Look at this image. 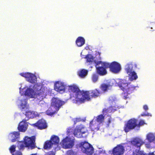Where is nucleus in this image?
<instances>
[{
    "label": "nucleus",
    "mask_w": 155,
    "mask_h": 155,
    "mask_svg": "<svg viewBox=\"0 0 155 155\" xmlns=\"http://www.w3.org/2000/svg\"><path fill=\"white\" fill-rule=\"evenodd\" d=\"M145 124V123L144 120H140L138 124V122H137V127L139 129L140 126L143 125Z\"/></svg>",
    "instance_id": "40"
},
{
    "label": "nucleus",
    "mask_w": 155,
    "mask_h": 155,
    "mask_svg": "<svg viewBox=\"0 0 155 155\" xmlns=\"http://www.w3.org/2000/svg\"><path fill=\"white\" fill-rule=\"evenodd\" d=\"M109 117V118L107 120L106 122L105 123L107 127H109L110 126V124L112 122L113 120V119L111 116V115H108Z\"/></svg>",
    "instance_id": "38"
},
{
    "label": "nucleus",
    "mask_w": 155,
    "mask_h": 155,
    "mask_svg": "<svg viewBox=\"0 0 155 155\" xmlns=\"http://www.w3.org/2000/svg\"><path fill=\"white\" fill-rule=\"evenodd\" d=\"M85 133V131H83L82 129L79 128L75 129L74 131V135L78 138L82 137V134Z\"/></svg>",
    "instance_id": "18"
},
{
    "label": "nucleus",
    "mask_w": 155,
    "mask_h": 155,
    "mask_svg": "<svg viewBox=\"0 0 155 155\" xmlns=\"http://www.w3.org/2000/svg\"><path fill=\"white\" fill-rule=\"evenodd\" d=\"M58 111L57 110V109H54V107L51 106V107L46 111V112L47 115L52 116L57 113Z\"/></svg>",
    "instance_id": "22"
},
{
    "label": "nucleus",
    "mask_w": 155,
    "mask_h": 155,
    "mask_svg": "<svg viewBox=\"0 0 155 155\" xmlns=\"http://www.w3.org/2000/svg\"><path fill=\"white\" fill-rule=\"evenodd\" d=\"M134 65L135 68H137V64H134L132 63H128L126 66L125 70L127 74L132 71Z\"/></svg>",
    "instance_id": "19"
},
{
    "label": "nucleus",
    "mask_w": 155,
    "mask_h": 155,
    "mask_svg": "<svg viewBox=\"0 0 155 155\" xmlns=\"http://www.w3.org/2000/svg\"><path fill=\"white\" fill-rule=\"evenodd\" d=\"M149 28H150V27H149ZM151 28V29H152V27H151V28Z\"/></svg>",
    "instance_id": "51"
},
{
    "label": "nucleus",
    "mask_w": 155,
    "mask_h": 155,
    "mask_svg": "<svg viewBox=\"0 0 155 155\" xmlns=\"http://www.w3.org/2000/svg\"><path fill=\"white\" fill-rule=\"evenodd\" d=\"M31 155H37V154L36 153L32 154H31Z\"/></svg>",
    "instance_id": "49"
},
{
    "label": "nucleus",
    "mask_w": 155,
    "mask_h": 155,
    "mask_svg": "<svg viewBox=\"0 0 155 155\" xmlns=\"http://www.w3.org/2000/svg\"><path fill=\"white\" fill-rule=\"evenodd\" d=\"M128 74L129 75V79L131 81L135 80L138 78L136 73L134 71L131 72Z\"/></svg>",
    "instance_id": "29"
},
{
    "label": "nucleus",
    "mask_w": 155,
    "mask_h": 155,
    "mask_svg": "<svg viewBox=\"0 0 155 155\" xmlns=\"http://www.w3.org/2000/svg\"><path fill=\"white\" fill-rule=\"evenodd\" d=\"M85 58L86 59L87 62H92L94 60L93 56L90 54L87 55Z\"/></svg>",
    "instance_id": "34"
},
{
    "label": "nucleus",
    "mask_w": 155,
    "mask_h": 155,
    "mask_svg": "<svg viewBox=\"0 0 155 155\" xmlns=\"http://www.w3.org/2000/svg\"><path fill=\"white\" fill-rule=\"evenodd\" d=\"M99 125L95 120H93L90 122V127L93 130H98L100 129Z\"/></svg>",
    "instance_id": "17"
},
{
    "label": "nucleus",
    "mask_w": 155,
    "mask_h": 155,
    "mask_svg": "<svg viewBox=\"0 0 155 155\" xmlns=\"http://www.w3.org/2000/svg\"><path fill=\"white\" fill-rule=\"evenodd\" d=\"M69 91L70 98H72L73 102L76 104L81 103L86 100L90 101L91 98H97L101 94V91L96 88L90 91H81L75 85L69 86Z\"/></svg>",
    "instance_id": "1"
},
{
    "label": "nucleus",
    "mask_w": 155,
    "mask_h": 155,
    "mask_svg": "<svg viewBox=\"0 0 155 155\" xmlns=\"http://www.w3.org/2000/svg\"><path fill=\"white\" fill-rule=\"evenodd\" d=\"M138 120L134 118L129 120L125 124L123 129L126 133L130 131L137 127V122Z\"/></svg>",
    "instance_id": "5"
},
{
    "label": "nucleus",
    "mask_w": 155,
    "mask_h": 155,
    "mask_svg": "<svg viewBox=\"0 0 155 155\" xmlns=\"http://www.w3.org/2000/svg\"><path fill=\"white\" fill-rule=\"evenodd\" d=\"M27 99H24L21 100V111H23L24 109H27Z\"/></svg>",
    "instance_id": "31"
},
{
    "label": "nucleus",
    "mask_w": 155,
    "mask_h": 155,
    "mask_svg": "<svg viewBox=\"0 0 155 155\" xmlns=\"http://www.w3.org/2000/svg\"><path fill=\"white\" fill-rule=\"evenodd\" d=\"M50 140L53 144L58 145L59 142V138L58 136L54 135L51 137Z\"/></svg>",
    "instance_id": "26"
},
{
    "label": "nucleus",
    "mask_w": 155,
    "mask_h": 155,
    "mask_svg": "<svg viewBox=\"0 0 155 155\" xmlns=\"http://www.w3.org/2000/svg\"><path fill=\"white\" fill-rule=\"evenodd\" d=\"M25 115L28 118L27 120H28L30 118H32L35 117V112L33 111L30 110H27L25 113Z\"/></svg>",
    "instance_id": "23"
},
{
    "label": "nucleus",
    "mask_w": 155,
    "mask_h": 155,
    "mask_svg": "<svg viewBox=\"0 0 155 155\" xmlns=\"http://www.w3.org/2000/svg\"><path fill=\"white\" fill-rule=\"evenodd\" d=\"M149 114L147 113V114H141V116H149Z\"/></svg>",
    "instance_id": "47"
},
{
    "label": "nucleus",
    "mask_w": 155,
    "mask_h": 155,
    "mask_svg": "<svg viewBox=\"0 0 155 155\" xmlns=\"http://www.w3.org/2000/svg\"><path fill=\"white\" fill-rule=\"evenodd\" d=\"M45 155H55V153L52 151H50L46 153Z\"/></svg>",
    "instance_id": "44"
},
{
    "label": "nucleus",
    "mask_w": 155,
    "mask_h": 155,
    "mask_svg": "<svg viewBox=\"0 0 155 155\" xmlns=\"http://www.w3.org/2000/svg\"><path fill=\"white\" fill-rule=\"evenodd\" d=\"M61 143L63 147L65 149L71 148L74 145V141L68 137L62 140Z\"/></svg>",
    "instance_id": "9"
},
{
    "label": "nucleus",
    "mask_w": 155,
    "mask_h": 155,
    "mask_svg": "<svg viewBox=\"0 0 155 155\" xmlns=\"http://www.w3.org/2000/svg\"><path fill=\"white\" fill-rule=\"evenodd\" d=\"M101 29H103V28H101Z\"/></svg>",
    "instance_id": "52"
},
{
    "label": "nucleus",
    "mask_w": 155,
    "mask_h": 155,
    "mask_svg": "<svg viewBox=\"0 0 155 155\" xmlns=\"http://www.w3.org/2000/svg\"><path fill=\"white\" fill-rule=\"evenodd\" d=\"M16 146L15 145H12L9 148L10 152L12 154L15 151Z\"/></svg>",
    "instance_id": "41"
},
{
    "label": "nucleus",
    "mask_w": 155,
    "mask_h": 155,
    "mask_svg": "<svg viewBox=\"0 0 155 155\" xmlns=\"http://www.w3.org/2000/svg\"><path fill=\"white\" fill-rule=\"evenodd\" d=\"M85 41L84 38L81 37H79L77 39L76 43L78 47H81L85 44Z\"/></svg>",
    "instance_id": "24"
},
{
    "label": "nucleus",
    "mask_w": 155,
    "mask_h": 155,
    "mask_svg": "<svg viewBox=\"0 0 155 155\" xmlns=\"http://www.w3.org/2000/svg\"><path fill=\"white\" fill-rule=\"evenodd\" d=\"M124 152V147L121 144H118L113 149L112 153L113 155H122Z\"/></svg>",
    "instance_id": "13"
},
{
    "label": "nucleus",
    "mask_w": 155,
    "mask_h": 155,
    "mask_svg": "<svg viewBox=\"0 0 155 155\" xmlns=\"http://www.w3.org/2000/svg\"><path fill=\"white\" fill-rule=\"evenodd\" d=\"M95 120L99 124H103L104 121V116L102 114L98 115L96 117Z\"/></svg>",
    "instance_id": "30"
},
{
    "label": "nucleus",
    "mask_w": 155,
    "mask_h": 155,
    "mask_svg": "<svg viewBox=\"0 0 155 155\" xmlns=\"http://www.w3.org/2000/svg\"><path fill=\"white\" fill-rule=\"evenodd\" d=\"M65 103L64 101H62L58 98L53 97L51 100V106L54 107V109L59 110L61 107Z\"/></svg>",
    "instance_id": "8"
},
{
    "label": "nucleus",
    "mask_w": 155,
    "mask_h": 155,
    "mask_svg": "<svg viewBox=\"0 0 155 155\" xmlns=\"http://www.w3.org/2000/svg\"><path fill=\"white\" fill-rule=\"evenodd\" d=\"M146 147L148 148L150 147H149V146H147Z\"/></svg>",
    "instance_id": "50"
},
{
    "label": "nucleus",
    "mask_w": 155,
    "mask_h": 155,
    "mask_svg": "<svg viewBox=\"0 0 155 155\" xmlns=\"http://www.w3.org/2000/svg\"><path fill=\"white\" fill-rule=\"evenodd\" d=\"M110 107L107 108H104L102 110V113L104 114H106L108 113H110L112 112V110Z\"/></svg>",
    "instance_id": "36"
},
{
    "label": "nucleus",
    "mask_w": 155,
    "mask_h": 155,
    "mask_svg": "<svg viewBox=\"0 0 155 155\" xmlns=\"http://www.w3.org/2000/svg\"><path fill=\"white\" fill-rule=\"evenodd\" d=\"M145 155H154L153 152L149 153L148 154H145Z\"/></svg>",
    "instance_id": "48"
},
{
    "label": "nucleus",
    "mask_w": 155,
    "mask_h": 155,
    "mask_svg": "<svg viewBox=\"0 0 155 155\" xmlns=\"http://www.w3.org/2000/svg\"><path fill=\"white\" fill-rule=\"evenodd\" d=\"M31 125L34 127H37L40 130L45 129L47 127L45 122L42 120H39L36 123L32 124Z\"/></svg>",
    "instance_id": "14"
},
{
    "label": "nucleus",
    "mask_w": 155,
    "mask_h": 155,
    "mask_svg": "<svg viewBox=\"0 0 155 155\" xmlns=\"http://www.w3.org/2000/svg\"><path fill=\"white\" fill-rule=\"evenodd\" d=\"M22 77H23L27 79V80L29 82L32 84H35L33 87V88L35 91H37V88L40 87L38 83H36L37 82V78L36 76L34 74L28 72L25 73H22L20 74Z\"/></svg>",
    "instance_id": "4"
},
{
    "label": "nucleus",
    "mask_w": 155,
    "mask_h": 155,
    "mask_svg": "<svg viewBox=\"0 0 155 155\" xmlns=\"http://www.w3.org/2000/svg\"><path fill=\"white\" fill-rule=\"evenodd\" d=\"M67 86L64 83L58 81L54 85V89L58 92H64L65 91V89L67 87H68V90H69V86Z\"/></svg>",
    "instance_id": "10"
},
{
    "label": "nucleus",
    "mask_w": 155,
    "mask_h": 155,
    "mask_svg": "<svg viewBox=\"0 0 155 155\" xmlns=\"http://www.w3.org/2000/svg\"><path fill=\"white\" fill-rule=\"evenodd\" d=\"M12 155H22V154L20 152L17 151L15 153H12Z\"/></svg>",
    "instance_id": "45"
},
{
    "label": "nucleus",
    "mask_w": 155,
    "mask_h": 155,
    "mask_svg": "<svg viewBox=\"0 0 155 155\" xmlns=\"http://www.w3.org/2000/svg\"><path fill=\"white\" fill-rule=\"evenodd\" d=\"M111 86L109 84L103 83L101 84L100 86V89L104 92H106L110 89Z\"/></svg>",
    "instance_id": "21"
},
{
    "label": "nucleus",
    "mask_w": 155,
    "mask_h": 155,
    "mask_svg": "<svg viewBox=\"0 0 155 155\" xmlns=\"http://www.w3.org/2000/svg\"><path fill=\"white\" fill-rule=\"evenodd\" d=\"M110 71L113 73H117L120 71L121 68L120 64L114 61L111 64L109 63Z\"/></svg>",
    "instance_id": "12"
},
{
    "label": "nucleus",
    "mask_w": 155,
    "mask_h": 155,
    "mask_svg": "<svg viewBox=\"0 0 155 155\" xmlns=\"http://www.w3.org/2000/svg\"><path fill=\"white\" fill-rule=\"evenodd\" d=\"M135 89V87L133 85H130V84L125 91L122 93V94L124 95L123 96L124 98V99H126L128 97H127L128 94H130L132 93Z\"/></svg>",
    "instance_id": "16"
},
{
    "label": "nucleus",
    "mask_w": 155,
    "mask_h": 155,
    "mask_svg": "<svg viewBox=\"0 0 155 155\" xmlns=\"http://www.w3.org/2000/svg\"><path fill=\"white\" fill-rule=\"evenodd\" d=\"M115 98L113 97H109L108 101L110 103H113L115 102Z\"/></svg>",
    "instance_id": "42"
},
{
    "label": "nucleus",
    "mask_w": 155,
    "mask_h": 155,
    "mask_svg": "<svg viewBox=\"0 0 155 155\" xmlns=\"http://www.w3.org/2000/svg\"><path fill=\"white\" fill-rule=\"evenodd\" d=\"M53 144L50 140L46 141L44 144L43 148L45 150H48L52 147Z\"/></svg>",
    "instance_id": "25"
},
{
    "label": "nucleus",
    "mask_w": 155,
    "mask_h": 155,
    "mask_svg": "<svg viewBox=\"0 0 155 155\" xmlns=\"http://www.w3.org/2000/svg\"><path fill=\"white\" fill-rule=\"evenodd\" d=\"M129 84L126 82V81L124 80H122L118 84V85L120 87L122 90L124 92L125 91L128 86Z\"/></svg>",
    "instance_id": "20"
},
{
    "label": "nucleus",
    "mask_w": 155,
    "mask_h": 155,
    "mask_svg": "<svg viewBox=\"0 0 155 155\" xmlns=\"http://www.w3.org/2000/svg\"><path fill=\"white\" fill-rule=\"evenodd\" d=\"M12 138V142L15 141L16 139L19 137V133L18 131H14L12 133L10 134Z\"/></svg>",
    "instance_id": "28"
},
{
    "label": "nucleus",
    "mask_w": 155,
    "mask_h": 155,
    "mask_svg": "<svg viewBox=\"0 0 155 155\" xmlns=\"http://www.w3.org/2000/svg\"><path fill=\"white\" fill-rule=\"evenodd\" d=\"M67 153L68 155H76V153L71 150H68L67 152Z\"/></svg>",
    "instance_id": "43"
},
{
    "label": "nucleus",
    "mask_w": 155,
    "mask_h": 155,
    "mask_svg": "<svg viewBox=\"0 0 155 155\" xmlns=\"http://www.w3.org/2000/svg\"><path fill=\"white\" fill-rule=\"evenodd\" d=\"M35 142V137L34 136L31 137H26L24 139V143L25 147L28 149H32L36 147Z\"/></svg>",
    "instance_id": "6"
},
{
    "label": "nucleus",
    "mask_w": 155,
    "mask_h": 155,
    "mask_svg": "<svg viewBox=\"0 0 155 155\" xmlns=\"http://www.w3.org/2000/svg\"><path fill=\"white\" fill-rule=\"evenodd\" d=\"M24 144V142H21L18 144V147L19 150H23L24 149L25 147H26L25 145V146Z\"/></svg>",
    "instance_id": "39"
},
{
    "label": "nucleus",
    "mask_w": 155,
    "mask_h": 155,
    "mask_svg": "<svg viewBox=\"0 0 155 155\" xmlns=\"http://www.w3.org/2000/svg\"><path fill=\"white\" fill-rule=\"evenodd\" d=\"M79 145L83 153L87 155H91L94 152V149L92 145L87 142H81Z\"/></svg>",
    "instance_id": "3"
},
{
    "label": "nucleus",
    "mask_w": 155,
    "mask_h": 155,
    "mask_svg": "<svg viewBox=\"0 0 155 155\" xmlns=\"http://www.w3.org/2000/svg\"><path fill=\"white\" fill-rule=\"evenodd\" d=\"M88 71L84 69L80 70L78 72V75L81 78H84L87 74Z\"/></svg>",
    "instance_id": "33"
},
{
    "label": "nucleus",
    "mask_w": 155,
    "mask_h": 155,
    "mask_svg": "<svg viewBox=\"0 0 155 155\" xmlns=\"http://www.w3.org/2000/svg\"><path fill=\"white\" fill-rule=\"evenodd\" d=\"M46 92L45 90L43 88L40 89L37 93L34 94V97L36 99V100L39 102L42 101L46 96Z\"/></svg>",
    "instance_id": "11"
},
{
    "label": "nucleus",
    "mask_w": 155,
    "mask_h": 155,
    "mask_svg": "<svg viewBox=\"0 0 155 155\" xmlns=\"http://www.w3.org/2000/svg\"><path fill=\"white\" fill-rule=\"evenodd\" d=\"M146 139L149 142H151L155 140V136L152 133H149L147 135Z\"/></svg>",
    "instance_id": "32"
},
{
    "label": "nucleus",
    "mask_w": 155,
    "mask_h": 155,
    "mask_svg": "<svg viewBox=\"0 0 155 155\" xmlns=\"http://www.w3.org/2000/svg\"><path fill=\"white\" fill-rule=\"evenodd\" d=\"M132 155H145V153L143 151H141L138 150H136L134 151Z\"/></svg>",
    "instance_id": "35"
},
{
    "label": "nucleus",
    "mask_w": 155,
    "mask_h": 155,
    "mask_svg": "<svg viewBox=\"0 0 155 155\" xmlns=\"http://www.w3.org/2000/svg\"><path fill=\"white\" fill-rule=\"evenodd\" d=\"M26 120L25 119H23L19 123L18 127V129L19 131L25 132L28 126V124Z\"/></svg>",
    "instance_id": "15"
},
{
    "label": "nucleus",
    "mask_w": 155,
    "mask_h": 155,
    "mask_svg": "<svg viewBox=\"0 0 155 155\" xmlns=\"http://www.w3.org/2000/svg\"><path fill=\"white\" fill-rule=\"evenodd\" d=\"M95 66L97 74L100 76H104L107 74L106 69L109 68V63L101 61L95 62Z\"/></svg>",
    "instance_id": "2"
},
{
    "label": "nucleus",
    "mask_w": 155,
    "mask_h": 155,
    "mask_svg": "<svg viewBox=\"0 0 155 155\" xmlns=\"http://www.w3.org/2000/svg\"><path fill=\"white\" fill-rule=\"evenodd\" d=\"M130 143L133 147L140 150L141 147L145 143V142L142 138L139 137H136L131 140Z\"/></svg>",
    "instance_id": "7"
},
{
    "label": "nucleus",
    "mask_w": 155,
    "mask_h": 155,
    "mask_svg": "<svg viewBox=\"0 0 155 155\" xmlns=\"http://www.w3.org/2000/svg\"><path fill=\"white\" fill-rule=\"evenodd\" d=\"M91 79L92 81L95 83L97 81L98 79V76L96 74H93L92 76Z\"/></svg>",
    "instance_id": "37"
},
{
    "label": "nucleus",
    "mask_w": 155,
    "mask_h": 155,
    "mask_svg": "<svg viewBox=\"0 0 155 155\" xmlns=\"http://www.w3.org/2000/svg\"><path fill=\"white\" fill-rule=\"evenodd\" d=\"M34 90L33 89L27 88L25 91V95L31 97H34Z\"/></svg>",
    "instance_id": "27"
},
{
    "label": "nucleus",
    "mask_w": 155,
    "mask_h": 155,
    "mask_svg": "<svg viewBox=\"0 0 155 155\" xmlns=\"http://www.w3.org/2000/svg\"><path fill=\"white\" fill-rule=\"evenodd\" d=\"M143 108L145 110H147L148 109L147 106L146 105L143 106Z\"/></svg>",
    "instance_id": "46"
}]
</instances>
